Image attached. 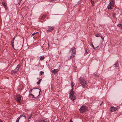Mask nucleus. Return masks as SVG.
Returning <instances> with one entry per match:
<instances>
[{
  "mask_svg": "<svg viewBox=\"0 0 122 122\" xmlns=\"http://www.w3.org/2000/svg\"><path fill=\"white\" fill-rule=\"evenodd\" d=\"M74 92L73 90H72V89L70 91V95H72V96H74Z\"/></svg>",
  "mask_w": 122,
  "mask_h": 122,
  "instance_id": "14",
  "label": "nucleus"
},
{
  "mask_svg": "<svg viewBox=\"0 0 122 122\" xmlns=\"http://www.w3.org/2000/svg\"><path fill=\"white\" fill-rule=\"evenodd\" d=\"M88 53V52L87 50H86V49H85L84 55H86V54H87Z\"/></svg>",
  "mask_w": 122,
  "mask_h": 122,
  "instance_id": "19",
  "label": "nucleus"
},
{
  "mask_svg": "<svg viewBox=\"0 0 122 122\" xmlns=\"http://www.w3.org/2000/svg\"><path fill=\"white\" fill-rule=\"evenodd\" d=\"M18 1H19V2H18V4L19 5H20V1H19V0H18Z\"/></svg>",
  "mask_w": 122,
  "mask_h": 122,
  "instance_id": "37",
  "label": "nucleus"
},
{
  "mask_svg": "<svg viewBox=\"0 0 122 122\" xmlns=\"http://www.w3.org/2000/svg\"><path fill=\"white\" fill-rule=\"evenodd\" d=\"M102 39L103 40V41H104V38H103V37H102Z\"/></svg>",
  "mask_w": 122,
  "mask_h": 122,
  "instance_id": "40",
  "label": "nucleus"
},
{
  "mask_svg": "<svg viewBox=\"0 0 122 122\" xmlns=\"http://www.w3.org/2000/svg\"><path fill=\"white\" fill-rule=\"evenodd\" d=\"M92 46L93 48V49H95V47L93 45V44H92Z\"/></svg>",
  "mask_w": 122,
  "mask_h": 122,
  "instance_id": "28",
  "label": "nucleus"
},
{
  "mask_svg": "<svg viewBox=\"0 0 122 122\" xmlns=\"http://www.w3.org/2000/svg\"><path fill=\"white\" fill-rule=\"evenodd\" d=\"M52 71H53L54 74H56L58 71V70L57 69H55L53 70Z\"/></svg>",
  "mask_w": 122,
  "mask_h": 122,
  "instance_id": "13",
  "label": "nucleus"
},
{
  "mask_svg": "<svg viewBox=\"0 0 122 122\" xmlns=\"http://www.w3.org/2000/svg\"><path fill=\"white\" fill-rule=\"evenodd\" d=\"M102 39L103 40V41H104V38H103V37H102Z\"/></svg>",
  "mask_w": 122,
  "mask_h": 122,
  "instance_id": "41",
  "label": "nucleus"
},
{
  "mask_svg": "<svg viewBox=\"0 0 122 122\" xmlns=\"http://www.w3.org/2000/svg\"><path fill=\"white\" fill-rule=\"evenodd\" d=\"M72 54H75L76 53V48L75 47L72 48L71 50Z\"/></svg>",
  "mask_w": 122,
  "mask_h": 122,
  "instance_id": "9",
  "label": "nucleus"
},
{
  "mask_svg": "<svg viewBox=\"0 0 122 122\" xmlns=\"http://www.w3.org/2000/svg\"><path fill=\"white\" fill-rule=\"evenodd\" d=\"M0 122H3L2 120H0Z\"/></svg>",
  "mask_w": 122,
  "mask_h": 122,
  "instance_id": "38",
  "label": "nucleus"
},
{
  "mask_svg": "<svg viewBox=\"0 0 122 122\" xmlns=\"http://www.w3.org/2000/svg\"><path fill=\"white\" fill-rule=\"evenodd\" d=\"M40 83V82L39 81L37 82V84L38 85V84H39Z\"/></svg>",
  "mask_w": 122,
  "mask_h": 122,
  "instance_id": "29",
  "label": "nucleus"
},
{
  "mask_svg": "<svg viewBox=\"0 0 122 122\" xmlns=\"http://www.w3.org/2000/svg\"><path fill=\"white\" fill-rule=\"evenodd\" d=\"M52 0V1H54V0Z\"/></svg>",
  "mask_w": 122,
  "mask_h": 122,
  "instance_id": "43",
  "label": "nucleus"
},
{
  "mask_svg": "<svg viewBox=\"0 0 122 122\" xmlns=\"http://www.w3.org/2000/svg\"><path fill=\"white\" fill-rule=\"evenodd\" d=\"M75 56V55H72V56H71V57H70V58H71L72 57V56Z\"/></svg>",
  "mask_w": 122,
  "mask_h": 122,
  "instance_id": "33",
  "label": "nucleus"
},
{
  "mask_svg": "<svg viewBox=\"0 0 122 122\" xmlns=\"http://www.w3.org/2000/svg\"><path fill=\"white\" fill-rule=\"evenodd\" d=\"M100 36L101 37V38H102V36H101V35H100Z\"/></svg>",
  "mask_w": 122,
  "mask_h": 122,
  "instance_id": "39",
  "label": "nucleus"
},
{
  "mask_svg": "<svg viewBox=\"0 0 122 122\" xmlns=\"http://www.w3.org/2000/svg\"><path fill=\"white\" fill-rule=\"evenodd\" d=\"M114 66L116 68L118 66V61H116L114 64Z\"/></svg>",
  "mask_w": 122,
  "mask_h": 122,
  "instance_id": "12",
  "label": "nucleus"
},
{
  "mask_svg": "<svg viewBox=\"0 0 122 122\" xmlns=\"http://www.w3.org/2000/svg\"><path fill=\"white\" fill-rule=\"evenodd\" d=\"M88 110L87 107L85 106H82L80 109V110L81 112H84L86 111H87Z\"/></svg>",
  "mask_w": 122,
  "mask_h": 122,
  "instance_id": "3",
  "label": "nucleus"
},
{
  "mask_svg": "<svg viewBox=\"0 0 122 122\" xmlns=\"http://www.w3.org/2000/svg\"><path fill=\"white\" fill-rule=\"evenodd\" d=\"M22 117V119H25L26 118L24 114H23V115H20L19 117L17 118L15 122H19L20 118H21Z\"/></svg>",
  "mask_w": 122,
  "mask_h": 122,
  "instance_id": "4",
  "label": "nucleus"
},
{
  "mask_svg": "<svg viewBox=\"0 0 122 122\" xmlns=\"http://www.w3.org/2000/svg\"><path fill=\"white\" fill-rule=\"evenodd\" d=\"M46 16V15H44V16Z\"/></svg>",
  "mask_w": 122,
  "mask_h": 122,
  "instance_id": "44",
  "label": "nucleus"
},
{
  "mask_svg": "<svg viewBox=\"0 0 122 122\" xmlns=\"http://www.w3.org/2000/svg\"><path fill=\"white\" fill-rule=\"evenodd\" d=\"M46 119L44 120H42L41 121V122H46Z\"/></svg>",
  "mask_w": 122,
  "mask_h": 122,
  "instance_id": "27",
  "label": "nucleus"
},
{
  "mask_svg": "<svg viewBox=\"0 0 122 122\" xmlns=\"http://www.w3.org/2000/svg\"><path fill=\"white\" fill-rule=\"evenodd\" d=\"M118 109L117 107H111L110 108V111L111 112H113V111H115Z\"/></svg>",
  "mask_w": 122,
  "mask_h": 122,
  "instance_id": "8",
  "label": "nucleus"
},
{
  "mask_svg": "<svg viewBox=\"0 0 122 122\" xmlns=\"http://www.w3.org/2000/svg\"><path fill=\"white\" fill-rule=\"evenodd\" d=\"M20 64H19L17 66V67L15 68V71L16 73L18 72L19 71V69L20 68Z\"/></svg>",
  "mask_w": 122,
  "mask_h": 122,
  "instance_id": "10",
  "label": "nucleus"
},
{
  "mask_svg": "<svg viewBox=\"0 0 122 122\" xmlns=\"http://www.w3.org/2000/svg\"><path fill=\"white\" fill-rule=\"evenodd\" d=\"M54 28L53 26H48L47 28V31L48 32H50L52 31Z\"/></svg>",
  "mask_w": 122,
  "mask_h": 122,
  "instance_id": "7",
  "label": "nucleus"
},
{
  "mask_svg": "<svg viewBox=\"0 0 122 122\" xmlns=\"http://www.w3.org/2000/svg\"><path fill=\"white\" fill-rule=\"evenodd\" d=\"M110 2L108 5L107 8L108 9H111L112 7H113L115 5V0H110Z\"/></svg>",
  "mask_w": 122,
  "mask_h": 122,
  "instance_id": "2",
  "label": "nucleus"
},
{
  "mask_svg": "<svg viewBox=\"0 0 122 122\" xmlns=\"http://www.w3.org/2000/svg\"><path fill=\"white\" fill-rule=\"evenodd\" d=\"M30 95H31L32 97L33 98H35V97H34V95H33L32 94V93H31V94H30L29 95V96H30Z\"/></svg>",
  "mask_w": 122,
  "mask_h": 122,
  "instance_id": "23",
  "label": "nucleus"
},
{
  "mask_svg": "<svg viewBox=\"0 0 122 122\" xmlns=\"http://www.w3.org/2000/svg\"><path fill=\"white\" fill-rule=\"evenodd\" d=\"M91 0L92 2H96L97 1V0Z\"/></svg>",
  "mask_w": 122,
  "mask_h": 122,
  "instance_id": "26",
  "label": "nucleus"
},
{
  "mask_svg": "<svg viewBox=\"0 0 122 122\" xmlns=\"http://www.w3.org/2000/svg\"><path fill=\"white\" fill-rule=\"evenodd\" d=\"M70 98L72 100H73V101H74L75 99V97L74 96H72L70 95Z\"/></svg>",
  "mask_w": 122,
  "mask_h": 122,
  "instance_id": "11",
  "label": "nucleus"
},
{
  "mask_svg": "<svg viewBox=\"0 0 122 122\" xmlns=\"http://www.w3.org/2000/svg\"><path fill=\"white\" fill-rule=\"evenodd\" d=\"M12 46L14 48V42H12Z\"/></svg>",
  "mask_w": 122,
  "mask_h": 122,
  "instance_id": "25",
  "label": "nucleus"
},
{
  "mask_svg": "<svg viewBox=\"0 0 122 122\" xmlns=\"http://www.w3.org/2000/svg\"><path fill=\"white\" fill-rule=\"evenodd\" d=\"M42 80V79H41L39 80V81L40 82V83Z\"/></svg>",
  "mask_w": 122,
  "mask_h": 122,
  "instance_id": "32",
  "label": "nucleus"
},
{
  "mask_svg": "<svg viewBox=\"0 0 122 122\" xmlns=\"http://www.w3.org/2000/svg\"><path fill=\"white\" fill-rule=\"evenodd\" d=\"M15 39V37H14V38L13 39V42H14V41Z\"/></svg>",
  "mask_w": 122,
  "mask_h": 122,
  "instance_id": "31",
  "label": "nucleus"
},
{
  "mask_svg": "<svg viewBox=\"0 0 122 122\" xmlns=\"http://www.w3.org/2000/svg\"><path fill=\"white\" fill-rule=\"evenodd\" d=\"M115 15V14H114L113 15V16H114Z\"/></svg>",
  "mask_w": 122,
  "mask_h": 122,
  "instance_id": "42",
  "label": "nucleus"
},
{
  "mask_svg": "<svg viewBox=\"0 0 122 122\" xmlns=\"http://www.w3.org/2000/svg\"><path fill=\"white\" fill-rule=\"evenodd\" d=\"M80 82L81 83V85L84 88L87 84V82L85 79L80 77L79 78Z\"/></svg>",
  "mask_w": 122,
  "mask_h": 122,
  "instance_id": "1",
  "label": "nucleus"
},
{
  "mask_svg": "<svg viewBox=\"0 0 122 122\" xmlns=\"http://www.w3.org/2000/svg\"><path fill=\"white\" fill-rule=\"evenodd\" d=\"M36 88V90L34 91V93L35 94H37L38 95V96H39L40 95V92L41 91V90L40 89L38 88Z\"/></svg>",
  "mask_w": 122,
  "mask_h": 122,
  "instance_id": "6",
  "label": "nucleus"
},
{
  "mask_svg": "<svg viewBox=\"0 0 122 122\" xmlns=\"http://www.w3.org/2000/svg\"><path fill=\"white\" fill-rule=\"evenodd\" d=\"M118 26H119L120 27H121V28H122V24H119L117 25Z\"/></svg>",
  "mask_w": 122,
  "mask_h": 122,
  "instance_id": "22",
  "label": "nucleus"
},
{
  "mask_svg": "<svg viewBox=\"0 0 122 122\" xmlns=\"http://www.w3.org/2000/svg\"><path fill=\"white\" fill-rule=\"evenodd\" d=\"M33 115H32V114H31V115H30V116H29L28 119H30V118H31L32 116Z\"/></svg>",
  "mask_w": 122,
  "mask_h": 122,
  "instance_id": "20",
  "label": "nucleus"
},
{
  "mask_svg": "<svg viewBox=\"0 0 122 122\" xmlns=\"http://www.w3.org/2000/svg\"><path fill=\"white\" fill-rule=\"evenodd\" d=\"M40 74H41V75H43L44 73V72L43 71H40Z\"/></svg>",
  "mask_w": 122,
  "mask_h": 122,
  "instance_id": "24",
  "label": "nucleus"
},
{
  "mask_svg": "<svg viewBox=\"0 0 122 122\" xmlns=\"http://www.w3.org/2000/svg\"><path fill=\"white\" fill-rule=\"evenodd\" d=\"M17 101L20 102L21 100V97L20 95H18L15 97Z\"/></svg>",
  "mask_w": 122,
  "mask_h": 122,
  "instance_id": "5",
  "label": "nucleus"
},
{
  "mask_svg": "<svg viewBox=\"0 0 122 122\" xmlns=\"http://www.w3.org/2000/svg\"><path fill=\"white\" fill-rule=\"evenodd\" d=\"M2 5H4V7L5 8V9H6V7L7 6L6 5L5 3L2 2Z\"/></svg>",
  "mask_w": 122,
  "mask_h": 122,
  "instance_id": "17",
  "label": "nucleus"
},
{
  "mask_svg": "<svg viewBox=\"0 0 122 122\" xmlns=\"http://www.w3.org/2000/svg\"><path fill=\"white\" fill-rule=\"evenodd\" d=\"M45 58V57L44 56H40V58L41 60H43Z\"/></svg>",
  "mask_w": 122,
  "mask_h": 122,
  "instance_id": "15",
  "label": "nucleus"
},
{
  "mask_svg": "<svg viewBox=\"0 0 122 122\" xmlns=\"http://www.w3.org/2000/svg\"><path fill=\"white\" fill-rule=\"evenodd\" d=\"M100 36V35L99 34H96L95 35V36L96 37H99Z\"/></svg>",
  "mask_w": 122,
  "mask_h": 122,
  "instance_id": "21",
  "label": "nucleus"
},
{
  "mask_svg": "<svg viewBox=\"0 0 122 122\" xmlns=\"http://www.w3.org/2000/svg\"><path fill=\"white\" fill-rule=\"evenodd\" d=\"M11 73L12 74H14L16 73V69L15 70H12L11 71Z\"/></svg>",
  "mask_w": 122,
  "mask_h": 122,
  "instance_id": "16",
  "label": "nucleus"
},
{
  "mask_svg": "<svg viewBox=\"0 0 122 122\" xmlns=\"http://www.w3.org/2000/svg\"><path fill=\"white\" fill-rule=\"evenodd\" d=\"M22 0H19V1L20 2V3H21V1Z\"/></svg>",
  "mask_w": 122,
  "mask_h": 122,
  "instance_id": "36",
  "label": "nucleus"
},
{
  "mask_svg": "<svg viewBox=\"0 0 122 122\" xmlns=\"http://www.w3.org/2000/svg\"><path fill=\"white\" fill-rule=\"evenodd\" d=\"M33 90V89H31L30 90V91H31V92H30V93H31V92Z\"/></svg>",
  "mask_w": 122,
  "mask_h": 122,
  "instance_id": "35",
  "label": "nucleus"
},
{
  "mask_svg": "<svg viewBox=\"0 0 122 122\" xmlns=\"http://www.w3.org/2000/svg\"><path fill=\"white\" fill-rule=\"evenodd\" d=\"M70 122H73L72 119H70Z\"/></svg>",
  "mask_w": 122,
  "mask_h": 122,
  "instance_id": "34",
  "label": "nucleus"
},
{
  "mask_svg": "<svg viewBox=\"0 0 122 122\" xmlns=\"http://www.w3.org/2000/svg\"><path fill=\"white\" fill-rule=\"evenodd\" d=\"M71 85L72 86V90H73L74 85H73V82H71Z\"/></svg>",
  "mask_w": 122,
  "mask_h": 122,
  "instance_id": "18",
  "label": "nucleus"
},
{
  "mask_svg": "<svg viewBox=\"0 0 122 122\" xmlns=\"http://www.w3.org/2000/svg\"><path fill=\"white\" fill-rule=\"evenodd\" d=\"M37 33V32H36L35 33H33V34H32V35L34 36V35H35V34H36V33Z\"/></svg>",
  "mask_w": 122,
  "mask_h": 122,
  "instance_id": "30",
  "label": "nucleus"
}]
</instances>
